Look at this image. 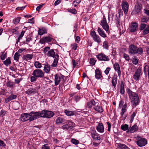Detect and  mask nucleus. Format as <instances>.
Wrapping results in <instances>:
<instances>
[{"instance_id":"obj_1","label":"nucleus","mask_w":149,"mask_h":149,"mask_svg":"<svg viewBox=\"0 0 149 149\" xmlns=\"http://www.w3.org/2000/svg\"><path fill=\"white\" fill-rule=\"evenodd\" d=\"M127 91L132 104L134 106L138 105L139 100L138 94L132 92L129 88L127 89Z\"/></svg>"},{"instance_id":"obj_2","label":"nucleus","mask_w":149,"mask_h":149,"mask_svg":"<svg viewBox=\"0 0 149 149\" xmlns=\"http://www.w3.org/2000/svg\"><path fill=\"white\" fill-rule=\"evenodd\" d=\"M36 112L32 111L29 113H24L22 114L19 118L20 120L24 122L29 120L31 121L36 118Z\"/></svg>"},{"instance_id":"obj_3","label":"nucleus","mask_w":149,"mask_h":149,"mask_svg":"<svg viewBox=\"0 0 149 149\" xmlns=\"http://www.w3.org/2000/svg\"><path fill=\"white\" fill-rule=\"evenodd\" d=\"M143 49L141 47H138L133 44H131L129 46L128 49L129 53L132 55H136V54L141 55L143 54Z\"/></svg>"},{"instance_id":"obj_4","label":"nucleus","mask_w":149,"mask_h":149,"mask_svg":"<svg viewBox=\"0 0 149 149\" xmlns=\"http://www.w3.org/2000/svg\"><path fill=\"white\" fill-rule=\"evenodd\" d=\"M36 118L40 117L50 118L54 115L53 112L45 110H43L41 112H36Z\"/></svg>"},{"instance_id":"obj_5","label":"nucleus","mask_w":149,"mask_h":149,"mask_svg":"<svg viewBox=\"0 0 149 149\" xmlns=\"http://www.w3.org/2000/svg\"><path fill=\"white\" fill-rule=\"evenodd\" d=\"M136 143L139 146L141 147L145 146L147 144V141L144 138L138 137Z\"/></svg>"},{"instance_id":"obj_6","label":"nucleus","mask_w":149,"mask_h":149,"mask_svg":"<svg viewBox=\"0 0 149 149\" xmlns=\"http://www.w3.org/2000/svg\"><path fill=\"white\" fill-rule=\"evenodd\" d=\"M39 88L40 87L39 86L30 88V89H28L25 93L28 95H32L34 94L38 93V90Z\"/></svg>"},{"instance_id":"obj_7","label":"nucleus","mask_w":149,"mask_h":149,"mask_svg":"<svg viewBox=\"0 0 149 149\" xmlns=\"http://www.w3.org/2000/svg\"><path fill=\"white\" fill-rule=\"evenodd\" d=\"M32 74L37 78H42L44 75L43 72L41 70L38 69L34 70L33 71Z\"/></svg>"},{"instance_id":"obj_8","label":"nucleus","mask_w":149,"mask_h":149,"mask_svg":"<svg viewBox=\"0 0 149 149\" xmlns=\"http://www.w3.org/2000/svg\"><path fill=\"white\" fill-rule=\"evenodd\" d=\"M68 122L67 124L64 125L62 126V128L65 130H68L71 129L73 127H74L75 124L71 121L66 120V123Z\"/></svg>"},{"instance_id":"obj_9","label":"nucleus","mask_w":149,"mask_h":149,"mask_svg":"<svg viewBox=\"0 0 149 149\" xmlns=\"http://www.w3.org/2000/svg\"><path fill=\"white\" fill-rule=\"evenodd\" d=\"M96 57L100 61H109L110 59L109 56H106L102 53L97 55Z\"/></svg>"},{"instance_id":"obj_10","label":"nucleus","mask_w":149,"mask_h":149,"mask_svg":"<svg viewBox=\"0 0 149 149\" xmlns=\"http://www.w3.org/2000/svg\"><path fill=\"white\" fill-rule=\"evenodd\" d=\"M90 132L91 135L93 139L97 140H100L101 139V138L99 135L96 132L94 128H91Z\"/></svg>"},{"instance_id":"obj_11","label":"nucleus","mask_w":149,"mask_h":149,"mask_svg":"<svg viewBox=\"0 0 149 149\" xmlns=\"http://www.w3.org/2000/svg\"><path fill=\"white\" fill-rule=\"evenodd\" d=\"M91 35L92 37L93 40L98 43L101 42L100 38L99 36L96 34L95 31H92L91 32Z\"/></svg>"},{"instance_id":"obj_12","label":"nucleus","mask_w":149,"mask_h":149,"mask_svg":"<svg viewBox=\"0 0 149 149\" xmlns=\"http://www.w3.org/2000/svg\"><path fill=\"white\" fill-rule=\"evenodd\" d=\"M93 109L99 113H102L103 111L102 107L99 103L95 102L93 107Z\"/></svg>"},{"instance_id":"obj_13","label":"nucleus","mask_w":149,"mask_h":149,"mask_svg":"<svg viewBox=\"0 0 149 149\" xmlns=\"http://www.w3.org/2000/svg\"><path fill=\"white\" fill-rule=\"evenodd\" d=\"M101 25L102 26L103 28L107 32L109 29V26L108 24L106 19L105 18H103L102 20L101 21Z\"/></svg>"},{"instance_id":"obj_14","label":"nucleus","mask_w":149,"mask_h":149,"mask_svg":"<svg viewBox=\"0 0 149 149\" xmlns=\"http://www.w3.org/2000/svg\"><path fill=\"white\" fill-rule=\"evenodd\" d=\"M122 8L124 11L125 14L127 13L129 8V4L126 1L123 2L121 4Z\"/></svg>"},{"instance_id":"obj_15","label":"nucleus","mask_w":149,"mask_h":149,"mask_svg":"<svg viewBox=\"0 0 149 149\" xmlns=\"http://www.w3.org/2000/svg\"><path fill=\"white\" fill-rule=\"evenodd\" d=\"M46 55L47 56L51 57L53 58L55 57H59V56L57 54H55L53 49H51L49 50L46 54Z\"/></svg>"},{"instance_id":"obj_16","label":"nucleus","mask_w":149,"mask_h":149,"mask_svg":"<svg viewBox=\"0 0 149 149\" xmlns=\"http://www.w3.org/2000/svg\"><path fill=\"white\" fill-rule=\"evenodd\" d=\"M113 68L118 74V76L120 77L121 75V71L119 65L117 63H115L113 64Z\"/></svg>"},{"instance_id":"obj_17","label":"nucleus","mask_w":149,"mask_h":149,"mask_svg":"<svg viewBox=\"0 0 149 149\" xmlns=\"http://www.w3.org/2000/svg\"><path fill=\"white\" fill-rule=\"evenodd\" d=\"M141 70L137 69L133 76V78L136 81L139 80L141 75Z\"/></svg>"},{"instance_id":"obj_18","label":"nucleus","mask_w":149,"mask_h":149,"mask_svg":"<svg viewBox=\"0 0 149 149\" xmlns=\"http://www.w3.org/2000/svg\"><path fill=\"white\" fill-rule=\"evenodd\" d=\"M138 25L135 22L131 23V26L129 27L130 30L132 32H134L136 31L138 28Z\"/></svg>"},{"instance_id":"obj_19","label":"nucleus","mask_w":149,"mask_h":149,"mask_svg":"<svg viewBox=\"0 0 149 149\" xmlns=\"http://www.w3.org/2000/svg\"><path fill=\"white\" fill-rule=\"evenodd\" d=\"M52 38L49 36H46L41 38L40 40V42L41 44H43L45 42H49L51 41Z\"/></svg>"},{"instance_id":"obj_20","label":"nucleus","mask_w":149,"mask_h":149,"mask_svg":"<svg viewBox=\"0 0 149 149\" xmlns=\"http://www.w3.org/2000/svg\"><path fill=\"white\" fill-rule=\"evenodd\" d=\"M142 8L141 4H137L135 5L134 10L132 12L135 14L138 13L140 12Z\"/></svg>"},{"instance_id":"obj_21","label":"nucleus","mask_w":149,"mask_h":149,"mask_svg":"<svg viewBox=\"0 0 149 149\" xmlns=\"http://www.w3.org/2000/svg\"><path fill=\"white\" fill-rule=\"evenodd\" d=\"M66 120L63 118L62 117H57L55 120V122L57 124H61L62 123H66Z\"/></svg>"},{"instance_id":"obj_22","label":"nucleus","mask_w":149,"mask_h":149,"mask_svg":"<svg viewBox=\"0 0 149 149\" xmlns=\"http://www.w3.org/2000/svg\"><path fill=\"white\" fill-rule=\"evenodd\" d=\"M96 129L97 131L100 133H103L104 131V126L102 123H99L96 127Z\"/></svg>"},{"instance_id":"obj_23","label":"nucleus","mask_w":149,"mask_h":149,"mask_svg":"<svg viewBox=\"0 0 149 149\" xmlns=\"http://www.w3.org/2000/svg\"><path fill=\"white\" fill-rule=\"evenodd\" d=\"M138 129V127L135 124L131 127H130L127 132L129 133H133L137 131Z\"/></svg>"},{"instance_id":"obj_24","label":"nucleus","mask_w":149,"mask_h":149,"mask_svg":"<svg viewBox=\"0 0 149 149\" xmlns=\"http://www.w3.org/2000/svg\"><path fill=\"white\" fill-rule=\"evenodd\" d=\"M95 77L97 79H100L102 77V73L98 69H96L95 71Z\"/></svg>"},{"instance_id":"obj_25","label":"nucleus","mask_w":149,"mask_h":149,"mask_svg":"<svg viewBox=\"0 0 149 149\" xmlns=\"http://www.w3.org/2000/svg\"><path fill=\"white\" fill-rule=\"evenodd\" d=\"M17 97V95H14L12 94L9 97L5 99V102L6 103H7L9 101L16 99Z\"/></svg>"},{"instance_id":"obj_26","label":"nucleus","mask_w":149,"mask_h":149,"mask_svg":"<svg viewBox=\"0 0 149 149\" xmlns=\"http://www.w3.org/2000/svg\"><path fill=\"white\" fill-rule=\"evenodd\" d=\"M61 79V76L57 74L55 75L54 81L55 85L56 86L59 84Z\"/></svg>"},{"instance_id":"obj_27","label":"nucleus","mask_w":149,"mask_h":149,"mask_svg":"<svg viewBox=\"0 0 149 149\" xmlns=\"http://www.w3.org/2000/svg\"><path fill=\"white\" fill-rule=\"evenodd\" d=\"M97 31L101 37L104 38L107 37V36L106 34L105 33L104 31L102 29L98 27L97 29Z\"/></svg>"},{"instance_id":"obj_28","label":"nucleus","mask_w":149,"mask_h":149,"mask_svg":"<svg viewBox=\"0 0 149 149\" xmlns=\"http://www.w3.org/2000/svg\"><path fill=\"white\" fill-rule=\"evenodd\" d=\"M44 65L43 69L44 72L46 73H49L50 70V65L47 63H46Z\"/></svg>"},{"instance_id":"obj_29","label":"nucleus","mask_w":149,"mask_h":149,"mask_svg":"<svg viewBox=\"0 0 149 149\" xmlns=\"http://www.w3.org/2000/svg\"><path fill=\"white\" fill-rule=\"evenodd\" d=\"M95 102L94 100H92L91 101L87 103L86 107L88 108L89 109H91L92 106H94Z\"/></svg>"},{"instance_id":"obj_30","label":"nucleus","mask_w":149,"mask_h":149,"mask_svg":"<svg viewBox=\"0 0 149 149\" xmlns=\"http://www.w3.org/2000/svg\"><path fill=\"white\" fill-rule=\"evenodd\" d=\"M120 90L121 94H124L125 93L124 85L123 81H122L120 84Z\"/></svg>"},{"instance_id":"obj_31","label":"nucleus","mask_w":149,"mask_h":149,"mask_svg":"<svg viewBox=\"0 0 149 149\" xmlns=\"http://www.w3.org/2000/svg\"><path fill=\"white\" fill-rule=\"evenodd\" d=\"M33 57V55L32 54H27L24 56L23 57V59L24 60L28 61L30 60Z\"/></svg>"},{"instance_id":"obj_32","label":"nucleus","mask_w":149,"mask_h":149,"mask_svg":"<svg viewBox=\"0 0 149 149\" xmlns=\"http://www.w3.org/2000/svg\"><path fill=\"white\" fill-rule=\"evenodd\" d=\"M47 33V31L46 29L45 28H42V29H40L38 31V33L40 36L43 34L46 33Z\"/></svg>"},{"instance_id":"obj_33","label":"nucleus","mask_w":149,"mask_h":149,"mask_svg":"<svg viewBox=\"0 0 149 149\" xmlns=\"http://www.w3.org/2000/svg\"><path fill=\"white\" fill-rule=\"evenodd\" d=\"M117 77H113L112 80V83L113 86L114 88L116 87L117 84Z\"/></svg>"},{"instance_id":"obj_34","label":"nucleus","mask_w":149,"mask_h":149,"mask_svg":"<svg viewBox=\"0 0 149 149\" xmlns=\"http://www.w3.org/2000/svg\"><path fill=\"white\" fill-rule=\"evenodd\" d=\"M7 57V52H2L0 54V57L1 60H4Z\"/></svg>"},{"instance_id":"obj_35","label":"nucleus","mask_w":149,"mask_h":149,"mask_svg":"<svg viewBox=\"0 0 149 149\" xmlns=\"http://www.w3.org/2000/svg\"><path fill=\"white\" fill-rule=\"evenodd\" d=\"M11 63V61L9 57L7 58L6 60L3 61V63L7 66L9 65Z\"/></svg>"},{"instance_id":"obj_36","label":"nucleus","mask_w":149,"mask_h":149,"mask_svg":"<svg viewBox=\"0 0 149 149\" xmlns=\"http://www.w3.org/2000/svg\"><path fill=\"white\" fill-rule=\"evenodd\" d=\"M54 60L52 64L51 65V66L52 67H56L58 60V57H55L54 58Z\"/></svg>"},{"instance_id":"obj_37","label":"nucleus","mask_w":149,"mask_h":149,"mask_svg":"<svg viewBox=\"0 0 149 149\" xmlns=\"http://www.w3.org/2000/svg\"><path fill=\"white\" fill-rule=\"evenodd\" d=\"M143 71L144 73H146V72H148V81L149 83V66L146 65L144 68Z\"/></svg>"},{"instance_id":"obj_38","label":"nucleus","mask_w":149,"mask_h":149,"mask_svg":"<svg viewBox=\"0 0 149 149\" xmlns=\"http://www.w3.org/2000/svg\"><path fill=\"white\" fill-rule=\"evenodd\" d=\"M65 114L68 116H72L74 114V113L73 112L67 110L65 111Z\"/></svg>"},{"instance_id":"obj_39","label":"nucleus","mask_w":149,"mask_h":149,"mask_svg":"<svg viewBox=\"0 0 149 149\" xmlns=\"http://www.w3.org/2000/svg\"><path fill=\"white\" fill-rule=\"evenodd\" d=\"M34 66L37 68H40L42 67L41 63L38 61H36L34 63Z\"/></svg>"},{"instance_id":"obj_40","label":"nucleus","mask_w":149,"mask_h":149,"mask_svg":"<svg viewBox=\"0 0 149 149\" xmlns=\"http://www.w3.org/2000/svg\"><path fill=\"white\" fill-rule=\"evenodd\" d=\"M142 33L144 35H146L149 33V25L143 30Z\"/></svg>"},{"instance_id":"obj_41","label":"nucleus","mask_w":149,"mask_h":149,"mask_svg":"<svg viewBox=\"0 0 149 149\" xmlns=\"http://www.w3.org/2000/svg\"><path fill=\"white\" fill-rule=\"evenodd\" d=\"M25 31H22L21 32V33L19 35V36L18 38L17 42H16V43H17L18 42H19V40L20 39H21L24 35V33H25Z\"/></svg>"},{"instance_id":"obj_42","label":"nucleus","mask_w":149,"mask_h":149,"mask_svg":"<svg viewBox=\"0 0 149 149\" xmlns=\"http://www.w3.org/2000/svg\"><path fill=\"white\" fill-rule=\"evenodd\" d=\"M21 18L20 17H17L14 19L13 23L15 24H18L20 21Z\"/></svg>"},{"instance_id":"obj_43","label":"nucleus","mask_w":149,"mask_h":149,"mask_svg":"<svg viewBox=\"0 0 149 149\" xmlns=\"http://www.w3.org/2000/svg\"><path fill=\"white\" fill-rule=\"evenodd\" d=\"M15 84L14 82H13L11 81H9L7 83V86L8 87H10L12 88L14 85Z\"/></svg>"},{"instance_id":"obj_44","label":"nucleus","mask_w":149,"mask_h":149,"mask_svg":"<svg viewBox=\"0 0 149 149\" xmlns=\"http://www.w3.org/2000/svg\"><path fill=\"white\" fill-rule=\"evenodd\" d=\"M19 56L20 55L19 53L17 52H16L14 56V60L18 61Z\"/></svg>"},{"instance_id":"obj_45","label":"nucleus","mask_w":149,"mask_h":149,"mask_svg":"<svg viewBox=\"0 0 149 149\" xmlns=\"http://www.w3.org/2000/svg\"><path fill=\"white\" fill-rule=\"evenodd\" d=\"M128 125L126 124H125L121 126V128L123 130L126 131L127 130L128 128Z\"/></svg>"},{"instance_id":"obj_46","label":"nucleus","mask_w":149,"mask_h":149,"mask_svg":"<svg viewBox=\"0 0 149 149\" xmlns=\"http://www.w3.org/2000/svg\"><path fill=\"white\" fill-rule=\"evenodd\" d=\"M149 20V17H143L141 19V22H147Z\"/></svg>"},{"instance_id":"obj_47","label":"nucleus","mask_w":149,"mask_h":149,"mask_svg":"<svg viewBox=\"0 0 149 149\" xmlns=\"http://www.w3.org/2000/svg\"><path fill=\"white\" fill-rule=\"evenodd\" d=\"M119 146L121 149H130V148L127 147L126 145L123 144H120Z\"/></svg>"},{"instance_id":"obj_48","label":"nucleus","mask_w":149,"mask_h":149,"mask_svg":"<svg viewBox=\"0 0 149 149\" xmlns=\"http://www.w3.org/2000/svg\"><path fill=\"white\" fill-rule=\"evenodd\" d=\"M136 111H134L133 112L132 114L130 116L131 120L130 121H131V122L133 121L134 118L136 115Z\"/></svg>"},{"instance_id":"obj_49","label":"nucleus","mask_w":149,"mask_h":149,"mask_svg":"<svg viewBox=\"0 0 149 149\" xmlns=\"http://www.w3.org/2000/svg\"><path fill=\"white\" fill-rule=\"evenodd\" d=\"M103 46L104 48H105L106 49H108V43L107 41H105L103 42Z\"/></svg>"},{"instance_id":"obj_50","label":"nucleus","mask_w":149,"mask_h":149,"mask_svg":"<svg viewBox=\"0 0 149 149\" xmlns=\"http://www.w3.org/2000/svg\"><path fill=\"white\" fill-rule=\"evenodd\" d=\"M81 98V97L78 95H76L74 96L73 98L74 100L76 102L79 101Z\"/></svg>"},{"instance_id":"obj_51","label":"nucleus","mask_w":149,"mask_h":149,"mask_svg":"<svg viewBox=\"0 0 149 149\" xmlns=\"http://www.w3.org/2000/svg\"><path fill=\"white\" fill-rule=\"evenodd\" d=\"M81 1V0H75L73 2V5L76 7Z\"/></svg>"},{"instance_id":"obj_52","label":"nucleus","mask_w":149,"mask_h":149,"mask_svg":"<svg viewBox=\"0 0 149 149\" xmlns=\"http://www.w3.org/2000/svg\"><path fill=\"white\" fill-rule=\"evenodd\" d=\"M68 10L69 12L73 14H76L77 13V11L74 8L72 9H68Z\"/></svg>"},{"instance_id":"obj_53","label":"nucleus","mask_w":149,"mask_h":149,"mask_svg":"<svg viewBox=\"0 0 149 149\" xmlns=\"http://www.w3.org/2000/svg\"><path fill=\"white\" fill-rule=\"evenodd\" d=\"M71 141L73 144L75 145L78 144L79 143V142L78 140L74 139H72Z\"/></svg>"},{"instance_id":"obj_54","label":"nucleus","mask_w":149,"mask_h":149,"mask_svg":"<svg viewBox=\"0 0 149 149\" xmlns=\"http://www.w3.org/2000/svg\"><path fill=\"white\" fill-rule=\"evenodd\" d=\"M146 24H141L140 25V30H143L146 28Z\"/></svg>"},{"instance_id":"obj_55","label":"nucleus","mask_w":149,"mask_h":149,"mask_svg":"<svg viewBox=\"0 0 149 149\" xmlns=\"http://www.w3.org/2000/svg\"><path fill=\"white\" fill-rule=\"evenodd\" d=\"M72 49L74 50H76L77 47V45L76 43H73L71 45Z\"/></svg>"},{"instance_id":"obj_56","label":"nucleus","mask_w":149,"mask_h":149,"mask_svg":"<svg viewBox=\"0 0 149 149\" xmlns=\"http://www.w3.org/2000/svg\"><path fill=\"white\" fill-rule=\"evenodd\" d=\"M50 49V47H46L44 49L43 52L44 54H46Z\"/></svg>"},{"instance_id":"obj_57","label":"nucleus","mask_w":149,"mask_h":149,"mask_svg":"<svg viewBox=\"0 0 149 149\" xmlns=\"http://www.w3.org/2000/svg\"><path fill=\"white\" fill-rule=\"evenodd\" d=\"M37 78H38L37 77L34 76H32L31 77V82H33L36 81Z\"/></svg>"},{"instance_id":"obj_58","label":"nucleus","mask_w":149,"mask_h":149,"mask_svg":"<svg viewBox=\"0 0 149 149\" xmlns=\"http://www.w3.org/2000/svg\"><path fill=\"white\" fill-rule=\"evenodd\" d=\"M10 31L12 33L15 34H17L18 33V32L17 31V30L15 29H11L10 30Z\"/></svg>"},{"instance_id":"obj_59","label":"nucleus","mask_w":149,"mask_h":149,"mask_svg":"<svg viewBox=\"0 0 149 149\" xmlns=\"http://www.w3.org/2000/svg\"><path fill=\"white\" fill-rule=\"evenodd\" d=\"M123 56L126 60L128 61L130 60V57L129 55L128 54L124 53L123 54Z\"/></svg>"},{"instance_id":"obj_60","label":"nucleus","mask_w":149,"mask_h":149,"mask_svg":"<svg viewBox=\"0 0 149 149\" xmlns=\"http://www.w3.org/2000/svg\"><path fill=\"white\" fill-rule=\"evenodd\" d=\"M95 63V61L93 58H91L90 61V63L92 65H94Z\"/></svg>"},{"instance_id":"obj_61","label":"nucleus","mask_w":149,"mask_h":149,"mask_svg":"<svg viewBox=\"0 0 149 149\" xmlns=\"http://www.w3.org/2000/svg\"><path fill=\"white\" fill-rule=\"evenodd\" d=\"M49 148L47 144H45L42 147V149H49Z\"/></svg>"},{"instance_id":"obj_62","label":"nucleus","mask_w":149,"mask_h":149,"mask_svg":"<svg viewBox=\"0 0 149 149\" xmlns=\"http://www.w3.org/2000/svg\"><path fill=\"white\" fill-rule=\"evenodd\" d=\"M107 124L108 125V129L107 130L109 132H110L111 131V125L109 122H107Z\"/></svg>"},{"instance_id":"obj_63","label":"nucleus","mask_w":149,"mask_h":149,"mask_svg":"<svg viewBox=\"0 0 149 149\" xmlns=\"http://www.w3.org/2000/svg\"><path fill=\"white\" fill-rule=\"evenodd\" d=\"M110 70L111 68L109 67H108L106 69L104 72L106 75H107L109 74Z\"/></svg>"},{"instance_id":"obj_64","label":"nucleus","mask_w":149,"mask_h":149,"mask_svg":"<svg viewBox=\"0 0 149 149\" xmlns=\"http://www.w3.org/2000/svg\"><path fill=\"white\" fill-rule=\"evenodd\" d=\"M132 63L135 64L136 65L138 63V60L137 58H133L132 61Z\"/></svg>"}]
</instances>
